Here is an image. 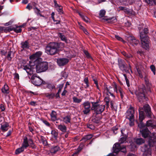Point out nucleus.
<instances>
[{
	"label": "nucleus",
	"instance_id": "obj_1",
	"mask_svg": "<svg viewBox=\"0 0 156 156\" xmlns=\"http://www.w3.org/2000/svg\"><path fill=\"white\" fill-rule=\"evenodd\" d=\"M139 122L137 120H136V122L137 124H139V126L140 127H150L152 128H155L156 126L154 124L155 121L154 120H149L146 122L145 124L143 122L145 116L149 118H151L152 113L150 106L148 104H146L144 105L143 107H140L139 108Z\"/></svg>",
	"mask_w": 156,
	"mask_h": 156
},
{
	"label": "nucleus",
	"instance_id": "obj_2",
	"mask_svg": "<svg viewBox=\"0 0 156 156\" xmlns=\"http://www.w3.org/2000/svg\"><path fill=\"white\" fill-rule=\"evenodd\" d=\"M145 81L147 87V91L145 89V86L142 85L139 87L138 90H136L134 92L137 100L140 103H142L148 100V98L145 94V92L147 93H148L149 92H151L150 89L151 84L149 83L148 80L147 79H145Z\"/></svg>",
	"mask_w": 156,
	"mask_h": 156
},
{
	"label": "nucleus",
	"instance_id": "obj_3",
	"mask_svg": "<svg viewBox=\"0 0 156 156\" xmlns=\"http://www.w3.org/2000/svg\"><path fill=\"white\" fill-rule=\"evenodd\" d=\"M64 46L62 43L51 42L46 46L45 52L48 55H53L57 54Z\"/></svg>",
	"mask_w": 156,
	"mask_h": 156
},
{
	"label": "nucleus",
	"instance_id": "obj_4",
	"mask_svg": "<svg viewBox=\"0 0 156 156\" xmlns=\"http://www.w3.org/2000/svg\"><path fill=\"white\" fill-rule=\"evenodd\" d=\"M48 63L43 62L38 63L36 66V71L37 73L45 72L48 69Z\"/></svg>",
	"mask_w": 156,
	"mask_h": 156
},
{
	"label": "nucleus",
	"instance_id": "obj_5",
	"mask_svg": "<svg viewBox=\"0 0 156 156\" xmlns=\"http://www.w3.org/2000/svg\"><path fill=\"white\" fill-rule=\"evenodd\" d=\"M42 54V52L41 51H38L30 56V64L33 65L37 63L39 60L41 59L40 57Z\"/></svg>",
	"mask_w": 156,
	"mask_h": 156
},
{
	"label": "nucleus",
	"instance_id": "obj_6",
	"mask_svg": "<svg viewBox=\"0 0 156 156\" xmlns=\"http://www.w3.org/2000/svg\"><path fill=\"white\" fill-rule=\"evenodd\" d=\"M92 104V107L91 108L92 110H94L97 114H101L105 110V105H100L98 104L97 102H94L90 101Z\"/></svg>",
	"mask_w": 156,
	"mask_h": 156
},
{
	"label": "nucleus",
	"instance_id": "obj_7",
	"mask_svg": "<svg viewBox=\"0 0 156 156\" xmlns=\"http://www.w3.org/2000/svg\"><path fill=\"white\" fill-rule=\"evenodd\" d=\"M118 65L120 69L123 72H128L130 67V66L128 67L125 61L121 58H118Z\"/></svg>",
	"mask_w": 156,
	"mask_h": 156
},
{
	"label": "nucleus",
	"instance_id": "obj_8",
	"mask_svg": "<svg viewBox=\"0 0 156 156\" xmlns=\"http://www.w3.org/2000/svg\"><path fill=\"white\" fill-rule=\"evenodd\" d=\"M32 82L33 84L36 86H39L41 84H45V81L40 78L39 76H37L36 74H34L31 76Z\"/></svg>",
	"mask_w": 156,
	"mask_h": 156
},
{
	"label": "nucleus",
	"instance_id": "obj_9",
	"mask_svg": "<svg viewBox=\"0 0 156 156\" xmlns=\"http://www.w3.org/2000/svg\"><path fill=\"white\" fill-rule=\"evenodd\" d=\"M113 152L115 153H118L119 152L121 151L124 153L126 152V147L124 146H122L119 143L115 144L113 147Z\"/></svg>",
	"mask_w": 156,
	"mask_h": 156
},
{
	"label": "nucleus",
	"instance_id": "obj_10",
	"mask_svg": "<svg viewBox=\"0 0 156 156\" xmlns=\"http://www.w3.org/2000/svg\"><path fill=\"white\" fill-rule=\"evenodd\" d=\"M138 127L140 129V131L141 134V136L144 139H147L150 137L152 133L149 130L147 127H140L138 124Z\"/></svg>",
	"mask_w": 156,
	"mask_h": 156
},
{
	"label": "nucleus",
	"instance_id": "obj_11",
	"mask_svg": "<svg viewBox=\"0 0 156 156\" xmlns=\"http://www.w3.org/2000/svg\"><path fill=\"white\" fill-rule=\"evenodd\" d=\"M148 145L150 147H153L156 145V135L152 133L151 136L147 138Z\"/></svg>",
	"mask_w": 156,
	"mask_h": 156
},
{
	"label": "nucleus",
	"instance_id": "obj_12",
	"mask_svg": "<svg viewBox=\"0 0 156 156\" xmlns=\"http://www.w3.org/2000/svg\"><path fill=\"white\" fill-rule=\"evenodd\" d=\"M151 147L146 144H145L144 146L141 147V151L143 152V155L144 156L151 155Z\"/></svg>",
	"mask_w": 156,
	"mask_h": 156
},
{
	"label": "nucleus",
	"instance_id": "obj_13",
	"mask_svg": "<svg viewBox=\"0 0 156 156\" xmlns=\"http://www.w3.org/2000/svg\"><path fill=\"white\" fill-rule=\"evenodd\" d=\"M134 108L130 105L129 108L128 109L126 113V118L127 119L134 118Z\"/></svg>",
	"mask_w": 156,
	"mask_h": 156
},
{
	"label": "nucleus",
	"instance_id": "obj_14",
	"mask_svg": "<svg viewBox=\"0 0 156 156\" xmlns=\"http://www.w3.org/2000/svg\"><path fill=\"white\" fill-rule=\"evenodd\" d=\"M69 59L66 58H60L57 59V62L59 66H63L69 62Z\"/></svg>",
	"mask_w": 156,
	"mask_h": 156
},
{
	"label": "nucleus",
	"instance_id": "obj_15",
	"mask_svg": "<svg viewBox=\"0 0 156 156\" xmlns=\"http://www.w3.org/2000/svg\"><path fill=\"white\" fill-rule=\"evenodd\" d=\"M142 44V47L146 50L149 49V37H146V38L140 39Z\"/></svg>",
	"mask_w": 156,
	"mask_h": 156
},
{
	"label": "nucleus",
	"instance_id": "obj_16",
	"mask_svg": "<svg viewBox=\"0 0 156 156\" xmlns=\"http://www.w3.org/2000/svg\"><path fill=\"white\" fill-rule=\"evenodd\" d=\"M128 39L130 43L133 46H136L139 43V40H137L133 36L129 37Z\"/></svg>",
	"mask_w": 156,
	"mask_h": 156
},
{
	"label": "nucleus",
	"instance_id": "obj_17",
	"mask_svg": "<svg viewBox=\"0 0 156 156\" xmlns=\"http://www.w3.org/2000/svg\"><path fill=\"white\" fill-rule=\"evenodd\" d=\"M23 69L26 70L27 73L30 75H32L33 73V69L29 65L24 66Z\"/></svg>",
	"mask_w": 156,
	"mask_h": 156
},
{
	"label": "nucleus",
	"instance_id": "obj_18",
	"mask_svg": "<svg viewBox=\"0 0 156 156\" xmlns=\"http://www.w3.org/2000/svg\"><path fill=\"white\" fill-rule=\"evenodd\" d=\"M148 33V30L147 28H145L143 30V31L140 33V39L146 38V37H149L147 35Z\"/></svg>",
	"mask_w": 156,
	"mask_h": 156
},
{
	"label": "nucleus",
	"instance_id": "obj_19",
	"mask_svg": "<svg viewBox=\"0 0 156 156\" xmlns=\"http://www.w3.org/2000/svg\"><path fill=\"white\" fill-rule=\"evenodd\" d=\"M88 140V136L86 135V136L85 137H83L82 139L81 140V141H82V142H81L78 148L77 149L79 150V151H80L83 148L84 146V144L83 143V142H85L86 141H87Z\"/></svg>",
	"mask_w": 156,
	"mask_h": 156
},
{
	"label": "nucleus",
	"instance_id": "obj_20",
	"mask_svg": "<svg viewBox=\"0 0 156 156\" xmlns=\"http://www.w3.org/2000/svg\"><path fill=\"white\" fill-rule=\"evenodd\" d=\"M14 53L12 51H10L8 52L7 55L5 57V59H7L8 60L11 61L12 58L14 57Z\"/></svg>",
	"mask_w": 156,
	"mask_h": 156
},
{
	"label": "nucleus",
	"instance_id": "obj_21",
	"mask_svg": "<svg viewBox=\"0 0 156 156\" xmlns=\"http://www.w3.org/2000/svg\"><path fill=\"white\" fill-rule=\"evenodd\" d=\"M102 20H104L107 21L109 23H113L117 21V20L115 17H109L108 18L107 17H105L104 18H102Z\"/></svg>",
	"mask_w": 156,
	"mask_h": 156
},
{
	"label": "nucleus",
	"instance_id": "obj_22",
	"mask_svg": "<svg viewBox=\"0 0 156 156\" xmlns=\"http://www.w3.org/2000/svg\"><path fill=\"white\" fill-rule=\"evenodd\" d=\"M28 146H29L28 140L27 137H25L23 139V141L22 144V147L24 149H26Z\"/></svg>",
	"mask_w": 156,
	"mask_h": 156
},
{
	"label": "nucleus",
	"instance_id": "obj_23",
	"mask_svg": "<svg viewBox=\"0 0 156 156\" xmlns=\"http://www.w3.org/2000/svg\"><path fill=\"white\" fill-rule=\"evenodd\" d=\"M121 53L124 56L125 60L129 59L133 57L132 55L130 53H127L125 51H122Z\"/></svg>",
	"mask_w": 156,
	"mask_h": 156
},
{
	"label": "nucleus",
	"instance_id": "obj_24",
	"mask_svg": "<svg viewBox=\"0 0 156 156\" xmlns=\"http://www.w3.org/2000/svg\"><path fill=\"white\" fill-rule=\"evenodd\" d=\"M60 150L59 147L58 146H53L51 148L50 152L53 154H55Z\"/></svg>",
	"mask_w": 156,
	"mask_h": 156
},
{
	"label": "nucleus",
	"instance_id": "obj_25",
	"mask_svg": "<svg viewBox=\"0 0 156 156\" xmlns=\"http://www.w3.org/2000/svg\"><path fill=\"white\" fill-rule=\"evenodd\" d=\"M135 142L137 144L140 145L144 144L145 142V140L142 138H139L135 139Z\"/></svg>",
	"mask_w": 156,
	"mask_h": 156
},
{
	"label": "nucleus",
	"instance_id": "obj_26",
	"mask_svg": "<svg viewBox=\"0 0 156 156\" xmlns=\"http://www.w3.org/2000/svg\"><path fill=\"white\" fill-rule=\"evenodd\" d=\"M1 90L2 92L4 94H8L9 92V87L6 84H5Z\"/></svg>",
	"mask_w": 156,
	"mask_h": 156
},
{
	"label": "nucleus",
	"instance_id": "obj_27",
	"mask_svg": "<svg viewBox=\"0 0 156 156\" xmlns=\"http://www.w3.org/2000/svg\"><path fill=\"white\" fill-rule=\"evenodd\" d=\"M57 126L58 128L61 131L64 133L66 132L67 127L65 125L60 124L58 125Z\"/></svg>",
	"mask_w": 156,
	"mask_h": 156
},
{
	"label": "nucleus",
	"instance_id": "obj_28",
	"mask_svg": "<svg viewBox=\"0 0 156 156\" xmlns=\"http://www.w3.org/2000/svg\"><path fill=\"white\" fill-rule=\"evenodd\" d=\"M22 45L21 48L23 49L28 48H29V44L27 41H26L25 42H22L21 43Z\"/></svg>",
	"mask_w": 156,
	"mask_h": 156
},
{
	"label": "nucleus",
	"instance_id": "obj_29",
	"mask_svg": "<svg viewBox=\"0 0 156 156\" xmlns=\"http://www.w3.org/2000/svg\"><path fill=\"white\" fill-rule=\"evenodd\" d=\"M56 112L54 111H52L50 114V116L52 121H55L57 120Z\"/></svg>",
	"mask_w": 156,
	"mask_h": 156
},
{
	"label": "nucleus",
	"instance_id": "obj_30",
	"mask_svg": "<svg viewBox=\"0 0 156 156\" xmlns=\"http://www.w3.org/2000/svg\"><path fill=\"white\" fill-rule=\"evenodd\" d=\"M9 126L8 124L6 122L5 124L1 125V129L3 131H5L8 130Z\"/></svg>",
	"mask_w": 156,
	"mask_h": 156
},
{
	"label": "nucleus",
	"instance_id": "obj_31",
	"mask_svg": "<svg viewBox=\"0 0 156 156\" xmlns=\"http://www.w3.org/2000/svg\"><path fill=\"white\" fill-rule=\"evenodd\" d=\"M28 142L29 146L32 148L35 149L37 147L34 143V142L32 139H29Z\"/></svg>",
	"mask_w": 156,
	"mask_h": 156
},
{
	"label": "nucleus",
	"instance_id": "obj_32",
	"mask_svg": "<svg viewBox=\"0 0 156 156\" xmlns=\"http://www.w3.org/2000/svg\"><path fill=\"white\" fill-rule=\"evenodd\" d=\"M71 117L69 115H67L63 118V121L66 123L71 122Z\"/></svg>",
	"mask_w": 156,
	"mask_h": 156
},
{
	"label": "nucleus",
	"instance_id": "obj_33",
	"mask_svg": "<svg viewBox=\"0 0 156 156\" xmlns=\"http://www.w3.org/2000/svg\"><path fill=\"white\" fill-rule=\"evenodd\" d=\"M83 105L85 109L83 111L84 114H87L88 113V102L84 103Z\"/></svg>",
	"mask_w": 156,
	"mask_h": 156
},
{
	"label": "nucleus",
	"instance_id": "obj_34",
	"mask_svg": "<svg viewBox=\"0 0 156 156\" xmlns=\"http://www.w3.org/2000/svg\"><path fill=\"white\" fill-rule=\"evenodd\" d=\"M58 35L62 41H64L66 42L67 43V39L64 35L63 34H62L61 33H59Z\"/></svg>",
	"mask_w": 156,
	"mask_h": 156
},
{
	"label": "nucleus",
	"instance_id": "obj_35",
	"mask_svg": "<svg viewBox=\"0 0 156 156\" xmlns=\"http://www.w3.org/2000/svg\"><path fill=\"white\" fill-rule=\"evenodd\" d=\"M45 96L49 99H52L55 97V94L54 93H52L50 94L47 93L45 94Z\"/></svg>",
	"mask_w": 156,
	"mask_h": 156
},
{
	"label": "nucleus",
	"instance_id": "obj_36",
	"mask_svg": "<svg viewBox=\"0 0 156 156\" xmlns=\"http://www.w3.org/2000/svg\"><path fill=\"white\" fill-rule=\"evenodd\" d=\"M51 134L55 139H57L58 134V132L55 130H52L51 132Z\"/></svg>",
	"mask_w": 156,
	"mask_h": 156
},
{
	"label": "nucleus",
	"instance_id": "obj_37",
	"mask_svg": "<svg viewBox=\"0 0 156 156\" xmlns=\"http://www.w3.org/2000/svg\"><path fill=\"white\" fill-rule=\"evenodd\" d=\"M106 13V11L105 10L103 9L100 10L99 13V17L102 18L104 16Z\"/></svg>",
	"mask_w": 156,
	"mask_h": 156
},
{
	"label": "nucleus",
	"instance_id": "obj_38",
	"mask_svg": "<svg viewBox=\"0 0 156 156\" xmlns=\"http://www.w3.org/2000/svg\"><path fill=\"white\" fill-rule=\"evenodd\" d=\"M24 149L21 146V147L17 149L15 151V153L16 154H18L21 152L23 151Z\"/></svg>",
	"mask_w": 156,
	"mask_h": 156
},
{
	"label": "nucleus",
	"instance_id": "obj_39",
	"mask_svg": "<svg viewBox=\"0 0 156 156\" xmlns=\"http://www.w3.org/2000/svg\"><path fill=\"white\" fill-rule=\"evenodd\" d=\"M47 87L51 90H52L55 88V86L53 84L48 83L47 85Z\"/></svg>",
	"mask_w": 156,
	"mask_h": 156
},
{
	"label": "nucleus",
	"instance_id": "obj_40",
	"mask_svg": "<svg viewBox=\"0 0 156 156\" xmlns=\"http://www.w3.org/2000/svg\"><path fill=\"white\" fill-rule=\"evenodd\" d=\"M56 9L60 14H63V11L62 10V7L61 5H59L58 7L56 8Z\"/></svg>",
	"mask_w": 156,
	"mask_h": 156
},
{
	"label": "nucleus",
	"instance_id": "obj_41",
	"mask_svg": "<svg viewBox=\"0 0 156 156\" xmlns=\"http://www.w3.org/2000/svg\"><path fill=\"white\" fill-rule=\"evenodd\" d=\"M74 102L77 103H80L82 101L81 99H78L77 97H74L73 98Z\"/></svg>",
	"mask_w": 156,
	"mask_h": 156
},
{
	"label": "nucleus",
	"instance_id": "obj_42",
	"mask_svg": "<svg viewBox=\"0 0 156 156\" xmlns=\"http://www.w3.org/2000/svg\"><path fill=\"white\" fill-rule=\"evenodd\" d=\"M134 118H127L129 120V125L130 126H132L134 125Z\"/></svg>",
	"mask_w": 156,
	"mask_h": 156
},
{
	"label": "nucleus",
	"instance_id": "obj_43",
	"mask_svg": "<svg viewBox=\"0 0 156 156\" xmlns=\"http://www.w3.org/2000/svg\"><path fill=\"white\" fill-rule=\"evenodd\" d=\"M14 31L16 33H20L22 31V29L19 26H16L15 27Z\"/></svg>",
	"mask_w": 156,
	"mask_h": 156
},
{
	"label": "nucleus",
	"instance_id": "obj_44",
	"mask_svg": "<svg viewBox=\"0 0 156 156\" xmlns=\"http://www.w3.org/2000/svg\"><path fill=\"white\" fill-rule=\"evenodd\" d=\"M78 12L79 14V15L81 17L82 19L87 23L88 22V21L87 20V16H84L80 12Z\"/></svg>",
	"mask_w": 156,
	"mask_h": 156
},
{
	"label": "nucleus",
	"instance_id": "obj_45",
	"mask_svg": "<svg viewBox=\"0 0 156 156\" xmlns=\"http://www.w3.org/2000/svg\"><path fill=\"white\" fill-rule=\"evenodd\" d=\"M145 1L147 3L151 5H153V4H155L154 0H145Z\"/></svg>",
	"mask_w": 156,
	"mask_h": 156
},
{
	"label": "nucleus",
	"instance_id": "obj_46",
	"mask_svg": "<svg viewBox=\"0 0 156 156\" xmlns=\"http://www.w3.org/2000/svg\"><path fill=\"white\" fill-rule=\"evenodd\" d=\"M93 96H94L93 94H91L90 95V98L89 99L90 101L89 102H88V109L90 107V103H91V102L90 101L93 102L92 101L93 99Z\"/></svg>",
	"mask_w": 156,
	"mask_h": 156
},
{
	"label": "nucleus",
	"instance_id": "obj_47",
	"mask_svg": "<svg viewBox=\"0 0 156 156\" xmlns=\"http://www.w3.org/2000/svg\"><path fill=\"white\" fill-rule=\"evenodd\" d=\"M126 140V137L125 136H123L121 137L119 140L120 144L123 143Z\"/></svg>",
	"mask_w": 156,
	"mask_h": 156
},
{
	"label": "nucleus",
	"instance_id": "obj_48",
	"mask_svg": "<svg viewBox=\"0 0 156 156\" xmlns=\"http://www.w3.org/2000/svg\"><path fill=\"white\" fill-rule=\"evenodd\" d=\"M34 9H36V10L35 11V12L37 15H40L41 16H42L41 14L40 13V11L39 9H38L37 7H35V8H34Z\"/></svg>",
	"mask_w": 156,
	"mask_h": 156
},
{
	"label": "nucleus",
	"instance_id": "obj_49",
	"mask_svg": "<svg viewBox=\"0 0 156 156\" xmlns=\"http://www.w3.org/2000/svg\"><path fill=\"white\" fill-rule=\"evenodd\" d=\"M150 69L153 72L154 75L155 74V67L154 65H152L150 66Z\"/></svg>",
	"mask_w": 156,
	"mask_h": 156
},
{
	"label": "nucleus",
	"instance_id": "obj_50",
	"mask_svg": "<svg viewBox=\"0 0 156 156\" xmlns=\"http://www.w3.org/2000/svg\"><path fill=\"white\" fill-rule=\"evenodd\" d=\"M118 127L117 126L114 127L112 128V131H113L114 133L116 134L117 133V130L118 129Z\"/></svg>",
	"mask_w": 156,
	"mask_h": 156
},
{
	"label": "nucleus",
	"instance_id": "obj_51",
	"mask_svg": "<svg viewBox=\"0 0 156 156\" xmlns=\"http://www.w3.org/2000/svg\"><path fill=\"white\" fill-rule=\"evenodd\" d=\"M115 38L118 40L122 41L123 42H125V41L119 36L118 35H115Z\"/></svg>",
	"mask_w": 156,
	"mask_h": 156
},
{
	"label": "nucleus",
	"instance_id": "obj_52",
	"mask_svg": "<svg viewBox=\"0 0 156 156\" xmlns=\"http://www.w3.org/2000/svg\"><path fill=\"white\" fill-rule=\"evenodd\" d=\"M63 85H64L63 84H60L59 85V86H58L59 89L58 91L59 92H61V91L62 90L63 87Z\"/></svg>",
	"mask_w": 156,
	"mask_h": 156
},
{
	"label": "nucleus",
	"instance_id": "obj_53",
	"mask_svg": "<svg viewBox=\"0 0 156 156\" xmlns=\"http://www.w3.org/2000/svg\"><path fill=\"white\" fill-rule=\"evenodd\" d=\"M124 75L125 76V78L126 82V84L127 85V86L128 87H129L130 86L129 80L127 78L126 76V75L124 74Z\"/></svg>",
	"mask_w": 156,
	"mask_h": 156
},
{
	"label": "nucleus",
	"instance_id": "obj_54",
	"mask_svg": "<svg viewBox=\"0 0 156 156\" xmlns=\"http://www.w3.org/2000/svg\"><path fill=\"white\" fill-rule=\"evenodd\" d=\"M80 28L83 30L84 32L87 35V34L88 33V32L87 31V30L85 29L84 27L81 26L80 27Z\"/></svg>",
	"mask_w": 156,
	"mask_h": 156
},
{
	"label": "nucleus",
	"instance_id": "obj_55",
	"mask_svg": "<svg viewBox=\"0 0 156 156\" xmlns=\"http://www.w3.org/2000/svg\"><path fill=\"white\" fill-rule=\"evenodd\" d=\"M62 76L64 78H66L68 76V75L65 72H62Z\"/></svg>",
	"mask_w": 156,
	"mask_h": 156
},
{
	"label": "nucleus",
	"instance_id": "obj_56",
	"mask_svg": "<svg viewBox=\"0 0 156 156\" xmlns=\"http://www.w3.org/2000/svg\"><path fill=\"white\" fill-rule=\"evenodd\" d=\"M121 9V10H124L125 11H126L127 12V13H130V11H129V10H128L125 7H120Z\"/></svg>",
	"mask_w": 156,
	"mask_h": 156
},
{
	"label": "nucleus",
	"instance_id": "obj_57",
	"mask_svg": "<svg viewBox=\"0 0 156 156\" xmlns=\"http://www.w3.org/2000/svg\"><path fill=\"white\" fill-rule=\"evenodd\" d=\"M0 108L1 109V111L2 112L4 111L5 109V106L2 104L0 105Z\"/></svg>",
	"mask_w": 156,
	"mask_h": 156
},
{
	"label": "nucleus",
	"instance_id": "obj_58",
	"mask_svg": "<svg viewBox=\"0 0 156 156\" xmlns=\"http://www.w3.org/2000/svg\"><path fill=\"white\" fill-rule=\"evenodd\" d=\"M43 122L47 126H50L51 125L46 120H43Z\"/></svg>",
	"mask_w": 156,
	"mask_h": 156
},
{
	"label": "nucleus",
	"instance_id": "obj_59",
	"mask_svg": "<svg viewBox=\"0 0 156 156\" xmlns=\"http://www.w3.org/2000/svg\"><path fill=\"white\" fill-rule=\"evenodd\" d=\"M14 78L16 79L17 80H19V76L18 73H15L14 74Z\"/></svg>",
	"mask_w": 156,
	"mask_h": 156
},
{
	"label": "nucleus",
	"instance_id": "obj_60",
	"mask_svg": "<svg viewBox=\"0 0 156 156\" xmlns=\"http://www.w3.org/2000/svg\"><path fill=\"white\" fill-rule=\"evenodd\" d=\"M114 83V91H115L116 93H117L118 92H117V91H118L117 86L115 83Z\"/></svg>",
	"mask_w": 156,
	"mask_h": 156
},
{
	"label": "nucleus",
	"instance_id": "obj_61",
	"mask_svg": "<svg viewBox=\"0 0 156 156\" xmlns=\"http://www.w3.org/2000/svg\"><path fill=\"white\" fill-rule=\"evenodd\" d=\"M26 8L28 9L29 10H30L32 8V6L30 5V4H29L27 6Z\"/></svg>",
	"mask_w": 156,
	"mask_h": 156
},
{
	"label": "nucleus",
	"instance_id": "obj_62",
	"mask_svg": "<svg viewBox=\"0 0 156 156\" xmlns=\"http://www.w3.org/2000/svg\"><path fill=\"white\" fill-rule=\"evenodd\" d=\"M136 53L137 54H140L141 56L144 55V52L142 51L138 50L137 51Z\"/></svg>",
	"mask_w": 156,
	"mask_h": 156
},
{
	"label": "nucleus",
	"instance_id": "obj_63",
	"mask_svg": "<svg viewBox=\"0 0 156 156\" xmlns=\"http://www.w3.org/2000/svg\"><path fill=\"white\" fill-rule=\"evenodd\" d=\"M80 151H79V150L77 149L75 151V152L73 154V156H76Z\"/></svg>",
	"mask_w": 156,
	"mask_h": 156
},
{
	"label": "nucleus",
	"instance_id": "obj_64",
	"mask_svg": "<svg viewBox=\"0 0 156 156\" xmlns=\"http://www.w3.org/2000/svg\"><path fill=\"white\" fill-rule=\"evenodd\" d=\"M15 27H13L12 26H9L8 27V30L9 31H12L14 30Z\"/></svg>",
	"mask_w": 156,
	"mask_h": 156
}]
</instances>
